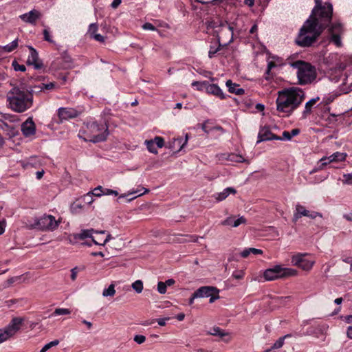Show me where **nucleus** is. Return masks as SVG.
Wrapping results in <instances>:
<instances>
[{
	"mask_svg": "<svg viewBox=\"0 0 352 352\" xmlns=\"http://www.w3.org/2000/svg\"><path fill=\"white\" fill-rule=\"evenodd\" d=\"M116 294L115 285L111 284L108 288L104 289L102 292V296L104 297L113 296Z\"/></svg>",
	"mask_w": 352,
	"mask_h": 352,
	"instance_id": "f704fd0d",
	"label": "nucleus"
},
{
	"mask_svg": "<svg viewBox=\"0 0 352 352\" xmlns=\"http://www.w3.org/2000/svg\"><path fill=\"white\" fill-rule=\"evenodd\" d=\"M244 276V272L243 271L234 272L232 274V277L235 279H242Z\"/></svg>",
	"mask_w": 352,
	"mask_h": 352,
	"instance_id": "bf43d9fd",
	"label": "nucleus"
},
{
	"mask_svg": "<svg viewBox=\"0 0 352 352\" xmlns=\"http://www.w3.org/2000/svg\"><path fill=\"white\" fill-rule=\"evenodd\" d=\"M41 17V13L35 9L19 16V18L23 22L32 25H35L37 20H38Z\"/></svg>",
	"mask_w": 352,
	"mask_h": 352,
	"instance_id": "ddd939ff",
	"label": "nucleus"
},
{
	"mask_svg": "<svg viewBox=\"0 0 352 352\" xmlns=\"http://www.w3.org/2000/svg\"><path fill=\"white\" fill-rule=\"evenodd\" d=\"M280 139V137L273 134L269 128L263 127L260 130L258 133L257 143L261 142L263 141Z\"/></svg>",
	"mask_w": 352,
	"mask_h": 352,
	"instance_id": "4468645a",
	"label": "nucleus"
},
{
	"mask_svg": "<svg viewBox=\"0 0 352 352\" xmlns=\"http://www.w3.org/2000/svg\"><path fill=\"white\" fill-rule=\"evenodd\" d=\"M309 211V210H306L303 206H302L300 204H297L296 206V210H295V212L294 214L292 221L294 222H296L302 217H307Z\"/></svg>",
	"mask_w": 352,
	"mask_h": 352,
	"instance_id": "5701e85b",
	"label": "nucleus"
},
{
	"mask_svg": "<svg viewBox=\"0 0 352 352\" xmlns=\"http://www.w3.org/2000/svg\"><path fill=\"white\" fill-rule=\"evenodd\" d=\"M98 27L97 23H91L89 26V29L87 31V34L91 38L94 34H97Z\"/></svg>",
	"mask_w": 352,
	"mask_h": 352,
	"instance_id": "79ce46f5",
	"label": "nucleus"
},
{
	"mask_svg": "<svg viewBox=\"0 0 352 352\" xmlns=\"http://www.w3.org/2000/svg\"><path fill=\"white\" fill-rule=\"evenodd\" d=\"M104 189V188H103L101 186H99L94 188L93 191V195L96 197H100L104 195L102 192Z\"/></svg>",
	"mask_w": 352,
	"mask_h": 352,
	"instance_id": "8fccbe9b",
	"label": "nucleus"
},
{
	"mask_svg": "<svg viewBox=\"0 0 352 352\" xmlns=\"http://www.w3.org/2000/svg\"><path fill=\"white\" fill-rule=\"evenodd\" d=\"M305 98V92L300 88L291 87L278 91L276 100V111L281 116L289 117L298 108Z\"/></svg>",
	"mask_w": 352,
	"mask_h": 352,
	"instance_id": "f03ea898",
	"label": "nucleus"
},
{
	"mask_svg": "<svg viewBox=\"0 0 352 352\" xmlns=\"http://www.w3.org/2000/svg\"><path fill=\"white\" fill-rule=\"evenodd\" d=\"M343 217L348 221L352 222V212L346 213L343 215Z\"/></svg>",
	"mask_w": 352,
	"mask_h": 352,
	"instance_id": "774afa93",
	"label": "nucleus"
},
{
	"mask_svg": "<svg viewBox=\"0 0 352 352\" xmlns=\"http://www.w3.org/2000/svg\"><path fill=\"white\" fill-rule=\"evenodd\" d=\"M30 50V54L27 60V63L30 65H33L36 69H41L43 67V63L38 59V55L37 52L31 46L29 47Z\"/></svg>",
	"mask_w": 352,
	"mask_h": 352,
	"instance_id": "2eb2a0df",
	"label": "nucleus"
},
{
	"mask_svg": "<svg viewBox=\"0 0 352 352\" xmlns=\"http://www.w3.org/2000/svg\"><path fill=\"white\" fill-rule=\"evenodd\" d=\"M102 192L104 195H113L115 196L118 195V191L111 190V189L104 188Z\"/></svg>",
	"mask_w": 352,
	"mask_h": 352,
	"instance_id": "4d7b16f0",
	"label": "nucleus"
},
{
	"mask_svg": "<svg viewBox=\"0 0 352 352\" xmlns=\"http://www.w3.org/2000/svg\"><path fill=\"white\" fill-rule=\"evenodd\" d=\"M0 129H1L3 131L7 132L8 134L10 136L14 135L15 133L14 129L12 126H9L8 124L3 122L1 120H0Z\"/></svg>",
	"mask_w": 352,
	"mask_h": 352,
	"instance_id": "72a5a7b5",
	"label": "nucleus"
},
{
	"mask_svg": "<svg viewBox=\"0 0 352 352\" xmlns=\"http://www.w3.org/2000/svg\"><path fill=\"white\" fill-rule=\"evenodd\" d=\"M298 272L294 269L283 267L280 265H276L272 268L265 270L263 277L265 280L271 281L278 278L296 276Z\"/></svg>",
	"mask_w": 352,
	"mask_h": 352,
	"instance_id": "0eeeda50",
	"label": "nucleus"
},
{
	"mask_svg": "<svg viewBox=\"0 0 352 352\" xmlns=\"http://www.w3.org/2000/svg\"><path fill=\"white\" fill-rule=\"evenodd\" d=\"M94 233L104 234L105 231H97L94 229L82 230L78 234H71L69 236V242L75 243L78 240H84L87 238H93L92 235Z\"/></svg>",
	"mask_w": 352,
	"mask_h": 352,
	"instance_id": "9b49d317",
	"label": "nucleus"
},
{
	"mask_svg": "<svg viewBox=\"0 0 352 352\" xmlns=\"http://www.w3.org/2000/svg\"><path fill=\"white\" fill-rule=\"evenodd\" d=\"M246 219L243 217H241L238 218L237 219H234L233 217H229L227 219H226L224 221H221V224L222 226H232L233 228L238 227L239 225L245 223Z\"/></svg>",
	"mask_w": 352,
	"mask_h": 352,
	"instance_id": "4be33fe9",
	"label": "nucleus"
},
{
	"mask_svg": "<svg viewBox=\"0 0 352 352\" xmlns=\"http://www.w3.org/2000/svg\"><path fill=\"white\" fill-rule=\"evenodd\" d=\"M188 141V135H186L185 141L183 142L182 138H177L174 139L172 144H170L169 148L171 149H176V144L179 146V148L176 150V152H179L182 149L184 145L187 143Z\"/></svg>",
	"mask_w": 352,
	"mask_h": 352,
	"instance_id": "cd10ccee",
	"label": "nucleus"
},
{
	"mask_svg": "<svg viewBox=\"0 0 352 352\" xmlns=\"http://www.w3.org/2000/svg\"><path fill=\"white\" fill-rule=\"evenodd\" d=\"M342 183L347 185H352V173L343 175Z\"/></svg>",
	"mask_w": 352,
	"mask_h": 352,
	"instance_id": "49530a36",
	"label": "nucleus"
},
{
	"mask_svg": "<svg viewBox=\"0 0 352 352\" xmlns=\"http://www.w3.org/2000/svg\"><path fill=\"white\" fill-rule=\"evenodd\" d=\"M43 34H44V39L48 42H50V43H52L53 41L51 39V37H50V32L47 30H44L43 31Z\"/></svg>",
	"mask_w": 352,
	"mask_h": 352,
	"instance_id": "69168bd1",
	"label": "nucleus"
},
{
	"mask_svg": "<svg viewBox=\"0 0 352 352\" xmlns=\"http://www.w3.org/2000/svg\"><path fill=\"white\" fill-rule=\"evenodd\" d=\"M307 256V254L298 253L292 257V263L294 265L300 267L302 270L309 271L315 264V261Z\"/></svg>",
	"mask_w": 352,
	"mask_h": 352,
	"instance_id": "1a4fd4ad",
	"label": "nucleus"
},
{
	"mask_svg": "<svg viewBox=\"0 0 352 352\" xmlns=\"http://www.w3.org/2000/svg\"><path fill=\"white\" fill-rule=\"evenodd\" d=\"M226 21L210 19L206 22L207 32L216 36L215 30H220Z\"/></svg>",
	"mask_w": 352,
	"mask_h": 352,
	"instance_id": "dca6fc26",
	"label": "nucleus"
},
{
	"mask_svg": "<svg viewBox=\"0 0 352 352\" xmlns=\"http://www.w3.org/2000/svg\"><path fill=\"white\" fill-rule=\"evenodd\" d=\"M55 83L54 82H49V83H41L39 85L34 86V87H30L31 88L36 90V92H40L44 90H50L53 89L55 87Z\"/></svg>",
	"mask_w": 352,
	"mask_h": 352,
	"instance_id": "c756f323",
	"label": "nucleus"
},
{
	"mask_svg": "<svg viewBox=\"0 0 352 352\" xmlns=\"http://www.w3.org/2000/svg\"><path fill=\"white\" fill-rule=\"evenodd\" d=\"M290 334H287L283 337H280L271 347V349H278L283 346L284 340L286 338L290 337Z\"/></svg>",
	"mask_w": 352,
	"mask_h": 352,
	"instance_id": "e433bc0d",
	"label": "nucleus"
},
{
	"mask_svg": "<svg viewBox=\"0 0 352 352\" xmlns=\"http://www.w3.org/2000/svg\"><path fill=\"white\" fill-rule=\"evenodd\" d=\"M35 124L30 118L21 124V131L25 137L33 135L35 133Z\"/></svg>",
	"mask_w": 352,
	"mask_h": 352,
	"instance_id": "aec40b11",
	"label": "nucleus"
},
{
	"mask_svg": "<svg viewBox=\"0 0 352 352\" xmlns=\"http://www.w3.org/2000/svg\"><path fill=\"white\" fill-rule=\"evenodd\" d=\"M319 100V97L312 98L309 100L305 104V109L302 112V116L303 119L307 118V117L310 115L311 113V110L313 107L316 104V103Z\"/></svg>",
	"mask_w": 352,
	"mask_h": 352,
	"instance_id": "393cba45",
	"label": "nucleus"
},
{
	"mask_svg": "<svg viewBox=\"0 0 352 352\" xmlns=\"http://www.w3.org/2000/svg\"><path fill=\"white\" fill-rule=\"evenodd\" d=\"M71 314V311L67 308H56L54 311L50 315V317H54L60 315H68Z\"/></svg>",
	"mask_w": 352,
	"mask_h": 352,
	"instance_id": "c9c22d12",
	"label": "nucleus"
},
{
	"mask_svg": "<svg viewBox=\"0 0 352 352\" xmlns=\"http://www.w3.org/2000/svg\"><path fill=\"white\" fill-rule=\"evenodd\" d=\"M93 192L92 193H87V195H85L84 197H83V200L85 202L90 204L93 202Z\"/></svg>",
	"mask_w": 352,
	"mask_h": 352,
	"instance_id": "5fc2aeb1",
	"label": "nucleus"
},
{
	"mask_svg": "<svg viewBox=\"0 0 352 352\" xmlns=\"http://www.w3.org/2000/svg\"><path fill=\"white\" fill-rule=\"evenodd\" d=\"M41 165L39 160L36 157H31L28 159L27 162L23 165L24 167L28 168L29 166L31 167H38Z\"/></svg>",
	"mask_w": 352,
	"mask_h": 352,
	"instance_id": "473e14b6",
	"label": "nucleus"
},
{
	"mask_svg": "<svg viewBox=\"0 0 352 352\" xmlns=\"http://www.w3.org/2000/svg\"><path fill=\"white\" fill-rule=\"evenodd\" d=\"M347 155L346 153L336 152L331 155L329 157V161L332 162H343L346 160Z\"/></svg>",
	"mask_w": 352,
	"mask_h": 352,
	"instance_id": "c85d7f7f",
	"label": "nucleus"
},
{
	"mask_svg": "<svg viewBox=\"0 0 352 352\" xmlns=\"http://www.w3.org/2000/svg\"><path fill=\"white\" fill-rule=\"evenodd\" d=\"M152 140L154 141V144L159 148H162L164 145V140L161 137H155L154 140Z\"/></svg>",
	"mask_w": 352,
	"mask_h": 352,
	"instance_id": "de8ad7c7",
	"label": "nucleus"
},
{
	"mask_svg": "<svg viewBox=\"0 0 352 352\" xmlns=\"http://www.w3.org/2000/svg\"><path fill=\"white\" fill-rule=\"evenodd\" d=\"M280 138L281 139L280 140H290L292 139V135H290V133L289 131H285L283 132V137Z\"/></svg>",
	"mask_w": 352,
	"mask_h": 352,
	"instance_id": "338daca9",
	"label": "nucleus"
},
{
	"mask_svg": "<svg viewBox=\"0 0 352 352\" xmlns=\"http://www.w3.org/2000/svg\"><path fill=\"white\" fill-rule=\"evenodd\" d=\"M208 82L204 81V82H197L194 81L192 82V86L196 87L197 89L199 91H206V87L208 85Z\"/></svg>",
	"mask_w": 352,
	"mask_h": 352,
	"instance_id": "58836bf2",
	"label": "nucleus"
},
{
	"mask_svg": "<svg viewBox=\"0 0 352 352\" xmlns=\"http://www.w3.org/2000/svg\"><path fill=\"white\" fill-rule=\"evenodd\" d=\"M318 163H320L319 169H323L325 166L329 164L331 162L329 161V157L328 156L322 157Z\"/></svg>",
	"mask_w": 352,
	"mask_h": 352,
	"instance_id": "c03bdc74",
	"label": "nucleus"
},
{
	"mask_svg": "<svg viewBox=\"0 0 352 352\" xmlns=\"http://www.w3.org/2000/svg\"><path fill=\"white\" fill-rule=\"evenodd\" d=\"M85 133L87 135L85 141L94 143L102 142L106 140L109 135L108 126L105 123L99 124L95 122H90L87 124Z\"/></svg>",
	"mask_w": 352,
	"mask_h": 352,
	"instance_id": "423d86ee",
	"label": "nucleus"
},
{
	"mask_svg": "<svg viewBox=\"0 0 352 352\" xmlns=\"http://www.w3.org/2000/svg\"><path fill=\"white\" fill-rule=\"evenodd\" d=\"M166 285L164 282H158L157 283V291L161 294H164L166 292Z\"/></svg>",
	"mask_w": 352,
	"mask_h": 352,
	"instance_id": "a18cd8bd",
	"label": "nucleus"
},
{
	"mask_svg": "<svg viewBox=\"0 0 352 352\" xmlns=\"http://www.w3.org/2000/svg\"><path fill=\"white\" fill-rule=\"evenodd\" d=\"M60 221H56L51 214H43L40 217H35L32 220L28 221L26 226L30 229H36L41 231H54Z\"/></svg>",
	"mask_w": 352,
	"mask_h": 352,
	"instance_id": "39448f33",
	"label": "nucleus"
},
{
	"mask_svg": "<svg viewBox=\"0 0 352 352\" xmlns=\"http://www.w3.org/2000/svg\"><path fill=\"white\" fill-rule=\"evenodd\" d=\"M212 292H219V289L213 286H203L195 292V296L199 298H207L211 296Z\"/></svg>",
	"mask_w": 352,
	"mask_h": 352,
	"instance_id": "a211bd4d",
	"label": "nucleus"
},
{
	"mask_svg": "<svg viewBox=\"0 0 352 352\" xmlns=\"http://www.w3.org/2000/svg\"><path fill=\"white\" fill-rule=\"evenodd\" d=\"M331 41L338 47L342 45L340 34L342 32V25L339 23L333 24L329 28Z\"/></svg>",
	"mask_w": 352,
	"mask_h": 352,
	"instance_id": "f8f14e48",
	"label": "nucleus"
},
{
	"mask_svg": "<svg viewBox=\"0 0 352 352\" xmlns=\"http://www.w3.org/2000/svg\"><path fill=\"white\" fill-rule=\"evenodd\" d=\"M111 239V235L110 234H108L106 239L103 241L102 243H100V242H98L97 241H96L94 239H92V242L96 244V245H105L107 242H109Z\"/></svg>",
	"mask_w": 352,
	"mask_h": 352,
	"instance_id": "864d4df0",
	"label": "nucleus"
},
{
	"mask_svg": "<svg viewBox=\"0 0 352 352\" xmlns=\"http://www.w3.org/2000/svg\"><path fill=\"white\" fill-rule=\"evenodd\" d=\"M36 90L31 88L25 89L21 84L13 87L7 94V101L9 107L17 113H23L33 105V94Z\"/></svg>",
	"mask_w": 352,
	"mask_h": 352,
	"instance_id": "7ed1b4c3",
	"label": "nucleus"
},
{
	"mask_svg": "<svg viewBox=\"0 0 352 352\" xmlns=\"http://www.w3.org/2000/svg\"><path fill=\"white\" fill-rule=\"evenodd\" d=\"M100 43H104L105 41L104 36H102L100 34H96L94 36L91 38Z\"/></svg>",
	"mask_w": 352,
	"mask_h": 352,
	"instance_id": "052dcab7",
	"label": "nucleus"
},
{
	"mask_svg": "<svg viewBox=\"0 0 352 352\" xmlns=\"http://www.w3.org/2000/svg\"><path fill=\"white\" fill-rule=\"evenodd\" d=\"M58 114L61 120H67L74 118L78 116V111L72 108H59L58 110Z\"/></svg>",
	"mask_w": 352,
	"mask_h": 352,
	"instance_id": "412c9836",
	"label": "nucleus"
},
{
	"mask_svg": "<svg viewBox=\"0 0 352 352\" xmlns=\"http://www.w3.org/2000/svg\"><path fill=\"white\" fill-rule=\"evenodd\" d=\"M208 334L219 336L220 338L229 337V333L223 331L218 327H213L209 332Z\"/></svg>",
	"mask_w": 352,
	"mask_h": 352,
	"instance_id": "7c9ffc66",
	"label": "nucleus"
},
{
	"mask_svg": "<svg viewBox=\"0 0 352 352\" xmlns=\"http://www.w3.org/2000/svg\"><path fill=\"white\" fill-rule=\"evenodd\" d=\"M219 292H217V293L212 292V294H211V296H209L210 297L209 301H210V303L214 302V300H216L219 298Z\"/></svg>",
	"mask_w": 352,
	"mask_h": 352,
	"instance_id": "680f3d73",
	"label": "nucleus"
},
{
	"mask_svg": "<svg viewBox=\"0 0 352 352\" xmlns=\"http://www.w3.org/2000/svg\"><path fill=\"white\" fill-rule=\"evenodd\" d=\"M236 190L233 187H228L224 188L221 192H217L212 195L213 198L217 201H223L230 195H235Z\"/></svg>",
	"mask_w": 352,
	"mask_h": 352,
	"instance_id": "6ab92c4d",
	"label": "nucleus"
},
{
	"mask_svg": "<svg viewBox=\"0 0 352 352\" xmlns=\"http://www.w3.org/2000/svg\"><path fill=\"white\" fill-rule=\"evenodd\" d=\"M291 66L297 69L298 84L305 85L311 83L316 78V71L310 63L302 60L292 63Z\"/></svg>",
	"mask_w": 352,
	"mask_h": 352,
	"instance_id": "20e7f679",
	"label": "nucleus"
},
{
	"mask_svg": "<svg viewBox=\"0 0 352 352\" xmlns=\"http://www.w3.org/2000/svg\"><path fill=\"white\" fill-rule=\"evenodd\" d=\"M131 287L137 293L140 294L143 290V282L140 280H135L132 283Z\"/></svg>",
	"mask_w": 352,
	"mask_h": 352,
	"instance_id": "ea45409f",
	"label": "nucleus"
},
{
	"mask_svg": "<svg viewBox=\"0 0 352 352\" xmlns=\"http://www.w3.org/2000/svg\"><path fill=\"white\" fill-rule=\"evenodd\" d=\"M283 64L278 57H272V60L267 61V69L265 73V78L270 80L273 77L272 70L277 67L281 66Z\"/></svg>",
	"mask_w": 352,
	"mask_h": 352,
	"instance_id": "f3484780",
	"label": "nucleus"
},
{
	"mask_svg": "<svg viewBox=\"0 0 352 352\" xmlns=\"http://www.w3.org/2000/svg\"><path fill=\"white\" fill-rule=\"evenodd\" d=\"M148 192V190L147 188H145L144 187H140V188H138L135 190H132V191H129L127 194H123V195H121L120 197H119V199H121V198H124L129 195H133V194H137L138 193V195L136 196H134L130 199H128L129 201H131L132 200H133L134 199L137 198L138 197H140L146 192Z\"/></svg>",
	"mask_w": 352,
	"mask_h": 352,
	"instance_id": "a878e982",
	"label": "nucleus"
},
{
	"mask_svg": "<svg viewBox=\"0 0 352 352\" xmlns=\"http://www.w3.org/2000/svg\"><path fill=\"white\" fill-rule=\"evenodd\" d=\"M59 344V341L58 340H54L45 345H44V349H46L47 351L51 349L53 346H56Z\"/></svg>",
	"mask_w": 352,
	"mask_h": 352,
	"instance_id": "603ef678",
	"label": "nucleus"
},
{
	"mask_svg": "<svg viewBox=\"0 0 352 352\" xmlns=\"http://www.w3.org/2000/svg\"><path fill=\"white\" fill-rule=\"evenodd\" d=\"M24 319L14 317L5 327L0 329V344L13 338L21 329Z\"/></svg>",
	"mask_w": 352,
	"mask_h": 352,
	"instance_id": "6e6552de",
	"label": "nucleus"
},
{
	"mask_svg": "<svg viewBox=\"0 0 352 352\" xmlns=\"http://www.w3.org/2000/svg\"><path fill=\"white\" fill-rule=\"evenodd\" d=\"M145 144L146 145L147 149L152 153L157 154V150L155 146L154 141L151 140H146Z\"/></svg>",
	"mask_w": 352,
	"mask_h": 352,
	"instance_id": "37998d69",
	"label": "nucleus"
},
{
	"mask_svg": "<svg viewBox=\"0 0 352 352\" xmlns=\"http://www.w3.org/2000/svg\"><path fill=\"white\" fill-rule=\"evenodd\" d=\"M315 3L316 6L311 14L300 28L296 39L297 44L302 47L311 45L331 20L332 5L330 3L322 5L321 0H315Z\"/></svg>",
	"mask_w": 352,
	"mask_h": 352,
	"instance_id": "f257e3e1",
	"label": "nucleus"
},
{
	"mask_svg": "<svg viewBox=\"0 0 352 352\" xmlns=\"http://www.w3.org/2000/svg\"><path fill=\"white\" fill-rule=\"evenodd\" d=\"M133 340H134V341L135 342H137L138 344H142V343H144L145 342L146 337L144 336H142V335H136V336H135Z\"/></svg>",
	"mask_w": 352,
	"mask_h": 352,
	"instance_id": "3c124183",
	"label": "nucleus"
},
{
	"mask_svg": "<svg viewBox=\"0 0 352 352\" xmlns=\"http://www.w3.org/2000/svg\"><path fill=\"white\" fill-rule=\"evenodd\" d=\"M207 93L214 95L221 99L224 98V94L221 89L215 84H210L208 83V85L206 87V91Z\"/></svg>",
	"mask_w": 352,
	"mask_h": 352,
	"instance_id": "b1692460",
	"label": "nucleus"
},
{
	"mask_svg": "<svg viewBox=\"0 0 352 352\" xmlns=\"http://www.w3.org/2000/svg\"><path fill=\"white\" fill-rule=\"evenodd\" d=\"M216 37L218 42L224 43V45L230 44L233 41V28L226 22L220 30H215Z\"/></svg>",
	"mask_w": 352,
	"mask_h": 352,
	"instance_id": "9d476101",
	"label": "nucleus"
},
{
	"mask_svg": "<svg viewBox=\"0 0 352 352\" xmlns=\"http://www.w3.org/2000/svg\"><path fill=\"white\" fill-rule=\"evenodd\" d=\"M17 46H18V39H15L12 42H11L10 44L3 46V50L4 52H11L14 49H16Z\"/></svg>",
	"mask_w": 352,
	"mask_h": 352,
	"instance_id": "4c0bfd02",
	"label": "nucleus"
},
{
	"mask_svg": "<svg viewBox=\"0 0 352 352\" xmlns=\"http://www.w3.org/2000/svg\"><path fill=\"white\" fill-rule=\"evenodd\" d=\"M307 217L314 219H316L318 217H322V215L321 213L318 212H315V211L311 212V211H309L308 214H307Z\"/></svg>",
	"mask_w": 352,
	"mask_h": 352,
	"instance_id": "13d9d810",
	"label": "nucleus"
},
{
	"mask_svg": "<svg viewBox=\"0 0 352 352\" xmlns=\"http://www.w3.org/2000/svg\"><path fill=\"white\" fill-rule=\"evenodd\" d=\"M228 160L235 162H246L249 164V161L245 160L243 156L236 154H230L228 156Z\"/></svg>",
	"mask_w": 352,
	"mask_h": 352,
	"instance_id": "2f4dec72",
	"label": "nucleus"
},
{
	"mask_svg": "<svg viewBox=\"0 0 352 352\" xmlns=\"http://www.w3.org/2000/svg\"><path fill=\"white\" fill-rule=\"evenodd\" d=\"M226 86L228 87V90L230 93L242 95L245 92L243 89L239 88L236 84L233 83L230 80L226 81Z\"/></svg>",
	"mask_w": 352,
	"mask_h": 352,
	"instance_id": "bb28decb",
	"label": "nucleus"
},
{
	"mask_svg": "<svg viewBox=\"0 0 352 352\" xmlns=\"http://www.w3.org/2000/svg\"><path fill=\"white\" fill-rule=\"evenodd\" d=\"M12 66L15 71L25 72L26 68L23 65H19L16 61L12 63Z\"/></svg>",
	"mask_w": 352,
	"mask_h": 352,
	"instance_id": "09e8293b",
	"label": "nucleus"
},
{
	"mask_svg": "<svg viewBox=\"0 0 352 352\" xmlns=\"http://www.w3.org/2000/svg\"><path fill=\"white\" fill-rule=\"evenodd\" d=\"M249 251H250V254H262L263 250L261 249H256L254 248H249Z\"/></svg>",
	"mask_w": 352,
	"mask_h": 352,
	"instance_id": "0e129e2a",
	"label": "nucleus"
},
{
	"mask_svg": "<svg viewBox=\"0 0 352 352\" xmlns=\"http://www.w3.org/2000/svg\"><path fill=\"white\" fill-rule=\"evenodd\" d=\"M142 28L144 30H151V31H155V30H157L153 24H151V23H145L142 25Z\"/></svg>",
	"mask_w": 352,
	"mask_h": 352,
	"instance_id": "6e6d98bb",
	"label": "nucleus"
},
{
	"mask_svg": "<svg viewBox=\"0 0 352 352\" xmlns=\"http://www.w3.org/2000/svg\"><path fill=\"white\" fill-rule=\"evenodd\" d=\"M219 50V47H217V48H214V47H211L209 52H208V56L210 58H212L214 54Z\"/></svg>",
	"mask_w": 352,
	"mask_h": 352,
	"instance_id": "e2e57ef3",
	"label": "nucleus"
},
{
	"mask_svg": "<svg viewBox=\"0 0 352 352\" xmlns=\"http://www.w3.org/2000/svg\"><path fill=\"white\" fill-rule=\"evenodd\" d=\"M345 320L346 322L349 324L350 325L347 328V331H346V335H347V337L349 338L350 339H352V315L351 316H347L346 318H345Z\"/></svg>",
	"mask_w": 352,
	"mask_h": 352,
	"instance_id": "a19ab883",
	"label": "nucleus"
}]
</instances>
